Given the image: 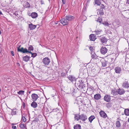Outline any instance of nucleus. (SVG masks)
<instances>
[{"mask_svg":"<svg viewBox=\"0 0 129 129\" xmlns=\"http://www.w3.org/2000/svg\"><path fill=\"white\" fill-rule=\"evenodd\" d=\"M105 6L103 4H102L100 7V8L97 10V13L100 16H102L104 14V11L105 10Z\"/></svg>","mask_w":129,"mask_h":129,"instance_id":"f257e3e1","label":"nucleus"},{"mask_svg":"<svg viewBox=\"0 0 129 129\" xmlns=\"http://www.w3.org/2000/svg\"><path fill=\"white\" fill-rule=\"evenodd\" d=\"M20 46L19 47H17L18 52H20L23 53H31V51H29L26 48H24L23 47H22L20 48Z\"/></svg>","mask_w":129,"mask_h":129,"instance_id":"f03ea898","label":"nucleus"},{"mask_svg":"<svg viewBox=\"0 0 129 129\" xmlns=\"http://www.w3.org/2000/svg\"><path fill=\"white\" fill-rule=\"evenodd\" d=\"M122 87L124 88L128 89L129 87V83L127 81H124L122 84Z\"/></svg>","mask_w":129,"mask_h":129,"instance_id":"7ed1b4c3","label":"nucleus"},{"mask_svg":"<svg viewBox=\"0 0 129 129\" xmlns=\"http://www.w3.org/2000/svg\"><path fill=\"white\" fill-rule=\"evenodd\" d=\"M50 62V59L48 57H46L43 59L44 63L46 65H48Z\"/></svg>","mask_w":129,"mask_h":129,"instance_id":"20e7f679","label":"nucleus"},{"mask_svg":"<svg viewBox=\"0 0 129 129\" xmlns=\"http://www.w3.org/2000/svg\"><path fill=\"white\" fill-rule=\"evenodd\" d=\"M118 93L120 95H121L125 93V91L123 88H120L117 90Z\"/></svg>","mask_w":129,"mask_h":129,"instance_id":"39448f33","label":"nucleus"},{"mask_svg":"<svg viewBox=\"0 0 129 129\" xmlns=\"http://www.w3.org/2000/svg\"><path fill=\"white\" fill-rule=\"evenodd\" d=\"M66 18H63L60 20V22L63 25H66L68 23V22Z\"/></svg>","mask_w":129,"mask_h":129,"instance_id":"423d86ee","label":"nucleus"},{"mask_svg":"<svg viewBox=\"0 0 129 129\" xmlns=\"http://www.w3.org/2000/svg\"><path fill=\"white\" fill-rule=\"evenodd\" d=\"M66 18L68 21H71L74 19L75 17L71 15H68L66 16Z\"/></svg>","mask_w":129,"mask_h":129,"instance_id":"0eeeda50","label":"nucleus"},{"mask_svg":"<svg viewBox=\"0 0 129 129\" xmlns=\"http://www.w3.org/2000/svg\"><path fill=\"white\" fill-rule=\"evenodd\" d=\"M31 97L33 101H36L38 97V95L35 93H33L31 95Z\"/></svg>","mask_w":129,"mask_h":129,"instance_id":"6e6552de","label":"nucleus"},{"mask_svg":"<svg viewBox=\"0 0 129 129\" xmlns=\"http://www.w3.org/2000/svg\"><path fill=\"white\" fill-rule=\"evenodd\" d=\"M110 96L108 95H105L104 97V100L107 102H109L111 100Z\"/></svg>","mask_w":129,"mask_h":129,"instance_id":"1a4fd4ad","label":"nucleus"},{"mask_svg":"<svg viewBox=\"0 0 129 129\" xmlns=\"http://www.w3.org/2000/svg\"><path fill=\"white\" fill-rule=\"evenodd\" d=\"M87 117L86 115L84 114H82L80 115V119L83 121H84L87 119Z\"/></svg>","mask_w":129,"mask_h":129,"instance_id":"9d476101","label":"nucleus"},{"mask_svg":"<svg viewBox=\"0 0 129 129\" xmlns=\"http://www.w3.org/2000/svg\"><path fill=\"white\" fill-rule=\"evenodd\" d=\"M100 50L101 53L103 54H105L107 51V49L105 47H102Z\"/></svg>","mask_w":129,"mask_h":129,"instance_id":"9b49d317","label":"nucleus"},{"mask_svg":"<svg viewBox=\"0 0 129 129\" xmlns=\"http://www.w3.org/2000/svg\"><path fill=\"white\" fill-rule=\"evenodd\" d=\"M89 38L91 41H94L96 39V36L94 34H91L89 36Z\"/></svg>","mask_w":129,"mask_h":129,"instance_id":"f8f14e48","label":"nucleus"},{"mask_svg":"<svg viewBox=\"0 0 129 129\" xmlns=\"http://www.w3.org/2000/svg\"><path fill=\"white\" fill-rule=\"evenodd\" d=\"M100 116L104 118L107 117V115L106 113L103 111H101L100 112Z\"/></svg>","mask_w":129,"mask_h":129,"instance_id":"ddd939ff","label":"nucleus"},{"mask_svg":"<svg viewBox=\"0 0 129 129\" xmlns=\"http://www.w3.org/2000/svg\"><path fill=\"white\" fill-rule=\"evenodd\" d=\"M101 96L100 94L99 93L96 94L94 95V99L96 100H98L100 99Z\"/></svg>","mask_w":129,"mask_h":129,"instance_id":"4468645a","label":"nucleus"},{"mask_svg":"<svg viewBox=\"0 0 129 129\" xmlns=\"http://www.w3.org/2000/svg\"><path fill=\"white\" fill-rule=\"evenodd\" d=\"M100 40L102 43H106L107 39L104 37H102L100 38Z\"/></svg>","mask_w":129,"mask_h":129,"instance_id":"2eb2a0df","label":"nucleus"},{"mask_svg":"<svg viewBox=\"0 0 129 129\" xmlns=\"http://www.w3.org/2000/svg\"><path fill=\"white\" fill-rule=\"evenodd\" d=\"M115 72L117 73H120L121 71V68L118 67H115Z\"/></svg>","mask_w":129,"mask_h":129,"instance_id":"dca6fc26","label":"nucleus"},{"mask_svg":"<svg viewBox=\"0 0 129 129\" xmlns=\"http://www.w3.org/2000/svg\"><path fill=\"white\" fill-rule=\"evenodd\" d=\"M36 27V26L33 24L32 23H30L29 25V28H30V30H33L35 29Z\"/></svg>","mask_w":129,"mask_h":129,"instance_id":"f3484780","label":"nucleus"},{"mask_svg":"<svg viewBox=\"0 0 129 129\" xmlns=\"http://www.w3.org/2000/svg\"><path fill=\"white\" fill-rule=\"evenodd\" d=\"M31 17L33 18H36L38 16V14L36 12H33L30 15Z\"/></svg>","mask_w":129,"mask_h":129,"instance_id":"a211bd4d","label":"nucleus"},{"mask_svg":"<svg viewBox=\"0 0 129 129\" xmlns=\"http://www.w3.org/2000/svg\"><path fill=\"white\" fill-rule=\"evenodd\" d=\"M68 78L72 82L75 81V78L72 76H69L68 77Z\"/></svg>","mask_w":129,"mask_h":129,"instance_id":"6ab92c4d","label":"nucleus"},{"mask_svg":"<svg viewBox=\"0 0 129 129\" xmlns=\"http://www.w3.org/2000/svg\"><path fill=\"white\" fill-rule=\"evenodd\" d=\"M35 101H33L31 104V107L34 108H36L37 106V104Z\"/></svg>","mask_w":129,"mask_h":129,"instance_id":"aec40b11","label":"nucleus"},{"mask_svg":"<svg viewBox=\"0 0 129 129\" xmlns=\"http://www.w3.org/2000/svg\"><path fill=\"white\" fill-rule=\"evenodd\" d=\"M83 83L82 81H79L77 83L78 86L80 88H82L83 87Z\"/></svg>","mask_w":129,"mask_h":129,"instance_id":"412c9836","label":"nucleus"},{"mask_svg":"<svg viewBox=\"0 0 129 129\" xmlns=\"http://www.w3.org/2000/svg\"><path fill=\"white\" fill-rule=\"evenodd\" d=\"M95 117L94 115H91L88 118V120L91 123L93 120L95 118Z\"/></svg>","mask_w":129,"mask_h":129,"instance_id":"4be33fe9","label":"nucleus"},{"mask_svg":"<svg viewBox=\"0 0 129 129\" xmlns=\"http://www.w3.org/2000/svg\"><path fill=\"white\" fill-rule=\"evenodd\" d=\"M74 118L75 119V120H78L80 119V115H78L77 114H75L74 117Z\"/></svg>","mask_w":129,"mask_h":129,"instance_id":"5701e85b","label":"nucleus"},{"mask_svg":"<svg viewBox=\"0 0 129 129\" xmlns=\"http://www.w3.org/2000/svg\"><path fill=\"white\" fill-rule=\"evenodd\" d=\"M94 3L97 5L100 6L101 4V0H95Z\"/></svg>","mask_w":129,"mask_h":129,"instance_id":"b1692460","label":"nucleus"},{"mask_svg":"<svg viewBox=\"0 0 129 129\" xmlns=\"http://www.w3.org/2000/svg\"><path fill=\"white\" fill-rule=\"evenodd\" d=\"M124 112L126 116H129V109H125Z\"/></svg>","mask_w":129,"mask_h":129,"instance_id":"393cba45","label":"nucleus"},{"mask_svg":"<svg viewBox=\"0 0 129 129\" xmlns=\"http://www.w3.org/2000/svg\"><path fill=\"white\" fill-rule=\"evenodd\" d=\"M116 127H119L121 126V124L118 120L116 122Z\"/></svg>","mask_w":129,"mask_h":129,"instance_id":"a878e982","label":"nucleus"},{"mask_svg":"<svg viewBox=\"0 0 129 129\" xmlns=\"http://www.w3.org/2000/svg\"><path fill=\"white\" fill-rule=\"evenodd\" d=\"M74 129H81V126L79 124H76L74 126Z\"/></svg>","mask_w":129,"mask_h":129,"instance_id":"bb28decb","label":"nucleus"},{"mask_svg":"<svg viewBox=\"0 0 129 129\" xmlns=\"http://www.w3.org/2000/svg\"><path fill=\"white\" fill-rule=\"evenodd\" d=\"M29 57H23V59L24 61L27 62L29 60Z\"/></svg>","mask_w":129,"mask_h":129,"instance_id":"cd10ccee","label":"nucleus"},{"mask_svg":"<svg viewBox=\"0 0 129 129\" xmlns=\"http://www.w3.org/2000/svg\"><path fill=\"white\" fill-rule=\"evenodd\" d=\"M12 112L11 113V115H16V109H14L13 110L12 109Z\"/></svg>","mask_w":129,"mask_h":129,"instance_id":"c85d7f7f","label":"nucleus"},{"mask_svg":"<svg viewBox=\"0 0 129 129\" xmlns=\"http://www.w3.org/2000/svg\"><path fill=\"white\" fill-rule=\"evenodd\" d=\"M102 30H95V31H94V32H95V34L96 35H98L99 34H100L101 32H102Z\"/></svg>","mask_w":129,"mask_h":129,"instance_id":"c756f323","label":"nucleus"},{"mask_svg":"<svg viewBox=\"0 0 129 129\" xmlns=\"http://www.w3.org/2000/svg\"><path fill=\"white\" fill-rule=\"evenodd\" d=\"M102 23L105 26H109V25L108 22L106 21H104Z\"/></svg>","mask_w":129,"mask_h":129,"instance_id":"7c9ffc66","label":"nucleus"},{"mask_svg":"<svg viewBox=\"0 0 129 129\" xmlns=\"http://www.w3.org/2000/svg\"><path fill=\"white\" fill-rule=\"evenodd\" d=\"M24 91L23 90H20L18 92V93L19 95H23L24 94Z\"/></svg>","mask_w":129,"mask_h":129,"instance_id":"2f4dec72","label":"nucleus"},{"mask_svg":"<svg viewBox=\"0 0 129 129\" xmlns=\"http://www.w3.org/2000/svg\"><path fill=\"white\" fill-rule=\"evenodd\" d=\"M111 94H112L113 95L115 96L116 94V93L115 91V90H112L111 91Z\"/></svg>","mask_w":129,"mask_h":129,"instance_id":"473e14b6","label":"nucleus"},{"mask_svg":"<svg viewBox=\"0 0 129 129\" xmlns=\"http://www.w3.org/2000/svg\"><path fill=\"white\" fill-rule=\"evenodd\" d=\"M102 21V19L100 17H99L98 18V19L97 20V22H99L100 23H101V22Z\"/></svg>","mask_w":129,"mask_h":129,"instance_id":"72a5a7b5","label":"nucleus"},{"mask_svg":"<svg viewBox=\"0 0 129 129\" xmlns=\"http://www.w3.org/2000/svg\"><path fill=\"white\" fill-rule=\"evenodd\" d=\"M34 49L32 45H30L28 47V50L29 51L33 50Z\"/></svg>","mask_w":129,"mask_h":129,"instance_id":"f704fd0d","label":"nucleus"},{"mask_svg":"<svg viewBox=\"0 0 129 129\" xmlns=\"http://www.w3.org/2000/svg\"><path fill=\"white\" fill-rule=\"evenodd\" d=\"M29 53L31 54L32 56H36L37 55V54L36 53H32L31 52V53Z\"/></svg>","mask_w":129,"mask_h":129,"instance_id":"c9c22d12","label":"nucleus"},{"mask_svg":"<svg viewBox=\"0 0 129 129\" xmlns=\"http://www.w3.org/2000/svg\"><path fill=\"white\" fill-rule=\"evenodd\" d=\"M102 66L103 67H105L107 66V63L106 62H103L102 63Z\"/></svg>","mask_w":129,"mask_h":129,"instance_id":"e433bc0d","label":"nucleus"},{"mask_svg":"<svg viewBox=\"0 0 129 129\" xmlns=\"http://www.w3.org/2000/svg\"><path fill=\"white\" fill-rule=\"evenodd\" d=\"M20 128L22 129H24L25 128L24 124H20Z\"/></svg>","mask_w":129,"mask_h":129,"instance_id":"4c0bfd02","label":"nucleus"},{"mask_svg":"<svg viewBox=\"0 0 129 129\" xmlns=\"http://www.w3.org/2000/svg\"><path fill=\"white\" fill-rule=\"evenodd\" d=\"M91 56H95L96 54L94 52H92L91 53Z\"/></svg>","mask_w":129,"mask_h":129,"instance_id":"58836bf2","label":"nucleus"},{"mask_svg":"<svg viewBox=\"0 0 129 129\" xmlns=\"http://www.w3.org/2000/svg\"><path fill=\"white\" fill-rule=\"evenodd\" d=\"M66 74L64 73H62L61 74V76L63 77L65 76Z\"/></svg>","mask_w":129,"mask_h":129,"instance_id":"ea45409f","label":"nucleus"},{"mask_svg":"<svg viewBox=\"0 0 129 129\" xmlns=\"http://www.w3.org/2000/svg\"><path fill=\"white\" fill-rule=\"evenodd\" d=\"M25 6L26 7H30V5L29 4L28 2H27L26 3V4L25 5Z\"/></svg>","mask_w":129,"mask_h":129,"instance_id":"a19ab883","label":"nucleus"},{"mask_svg":"<svg viewBox=\"0 0 129 129\" xmlns=\"http://www.w3.org/2000/svg\"><path fill=\"white\" fill-rule=\"evenodd\" d=\"M22 118L24 122H25L26 121V119L25 117L23 116L22 117Z\"/></svg>","mask_w":129,"mask_h":129,"instance_id":"79ce46f5","label":"nucleus"},{"mask_svg":"<svg viewBox=\"0 0 129 129\" xmlns=\"http://www.w3.org/2000/svg\"><path fill=\"white\" fill-rule=\"evenodd\" d=\"M89 50H90L91 51H93V47L92 46H90L89 47Z\"/></svg>","mask_w":129,"mask_h":129,"instance_id":"37998d69","label":"nucleus"},{"mask_svg":"<svg viewBox=\"0 0 129 129\" xmlns=\"http://www.w3.org/2000/svg\"><path fill=\"white\" fill-rule=\"evenodd\" d=\"M106 106L108 108H110L111 106V104L110 103H108L106 104Z\"/></svg>","mask_w":129,"mask_h":129,"instance_id":"c03bdc74","label":"nucleus"},{"mask_svg":"<svg viewBox=\"0 0 129 129\" xmlns=\"http://www.w3.org/2000/svg\"><path fill=\"white\" fill-rule=\"evenodd\" d=\"M62 3L63 4H64L66 3L65 0H62Z\"/></svg>","mask_w":129,"mask_h":129,"instance_id":"a18cd8bd","label":"nucleus"},{"mask_svg":"<svg viewBox=\"0 0 129 129\" xmlns=\"http://www.w3.org/2000/svg\"><path fill=\"white\" fill-rule=\"evenodd\" d=\"M40 2L42 5L44 4V1L43 0H41Z\"/></svg>","mask_w":129,"mask_h":129,"instance_id":"49530a36","label":"nucleus"},{"mask_svg":"<svg viewBox=\"0 0 129 129\" xmlns=\"http://www.w3.org/2000/svg\"><path fill=\"white\" fill-rule=\"evenodd\" d=\"M12 128L14 129H16L17 127L16 126H12Z\"/></svg>","mask_w":129,"mask_h":129,"instance_id":"de8ad7c7","label":"nucleus"},{"mask_svg":"<svg viewBox=\"0 0 129 129\" xmlns=\"http://www.w3.org/2000/svg\"><path fill=\"white\" fill-rule=\"evenodd\" d=\"M11 53L12 55V56H14V52L13 51H11Z\"/></svg>","mask_w":129,"mask_h":129,"instance_id":"09e8293b","label":"nucleus"},{"mask_svg":"<svg viewBox=\"0 0 129 129\" xmlns=\"http://www.w3.org/2000/svg\"><path fill=\"white\" fill-rule=\"evenodd\" d=\"M126 3L129 5V0H127Z\"/></svg>","mask_w":129,"mask_h":129,"instance_id":"8fccbe9b","label":"nucleus"},{"mask_svg":"<svg viewBox=\"0 0 129 129\" xmlns=\"http://www.w3.org/2000/svg\"><path fill=\"white\" fill-rule=\"evenodd\" d=\"M14 14H15L16 16H17L18 15V14L17 13H14Z\"/></svg>","mask_w":129,"mask_h":129,"instance_id":"3c124183","label":"nucleus"},{"mask_svg":"<svg viewBox=\"0 0 129 129\" xmlns=\"http://www.w3.org/2000/svg\"><path fill=\"white\" fill-rule=\"evenodd\" d=\"M17 64L18 65V66H20V64H19V63H17Z\"/></svg>","mask_w":129,"mask_h":129,"instance_id":"603ef678","label":"nucleus"},{"mask_svg":"<svg viewBox=\"0 0 129 129\" xmlns=\"http://www.w3.org/2000/svg\"><path fill=\"white\" fill-rule=\"evenodd\" d=\"M2 13L0 11V14L2 15Z\"/></svg>","mask_w":129,"mask_h":129,"instance_id":"864d4df0","label":"nucleus"},{"mask_svg":"<svg viewBox=\"0 0 129 129\" xmlns=\"http://www.w3.org/2000/svg\"><path fill=\"white\" fill-rule=\"evenodd\" d=\"M128 121L129 122V118L128 119Z\"/></svg>","mask_w":129,"mask_h":129,"instance_id":"5fc2aeb1","label":"nucleus"},{"mask_svg":"<svg viewBox=\"0 0 129 129\" xmlns=\"http://www.w3.org/2000/svg\"><path fill=\"white\" fill-rule=\"evenodd\" d=\"M30 93V91H29V93Z\"/></svg>","mask_w":129,"mask_h":129,"instance_id":"6e6d98bb","label":"nucleus"},{"mask_svg":"<svg viewBox=\"0 0 129 129\" xmlns=\"http://www.w3.org/2000/svg\"><path fill=\"white\" fill-rule=\"evenodd\" d=\"M25 56L27 57V56H28L27 55H26Z\"/></svg>","mask_w":129,"mask_h":129,"instance_id":"4d7b16f0","label":"nucleus"},{"mask_svg":"<svg viewBox=\"0 0 129 129\" xmlns=\"http://www.w3.org/2000/svg\"><path fill=\"white\" fill-rule=\"evenodd\" d=\"M1 91V89H0V91Z\"/></svg>","mask_w":129,"mask_h":129,"instance_id":"13d9d810","label":"nucleus"},{"mask_svg":"<svg viewBox=\"0 0 129 129\" xmlns=\"http://www.w3.org/2000/svg\"><path fill=\"white\" fill-rule=\"evenodd\" d=\"M56 24H57V23H56Z\"/></svg>","mask_w":129,"mask_h":129,"instance_id":"bf43d9fd","label":"nucleus"},{"mask_svg":"<svg viewBox=\"0 0 129 129\" xmlns=\"http://www.w3.org/2000/svg\"><path fill=\"white\" fill-rule=\"evenodd\" d=\"M56 24H57V23H56Z\"/></svg>","mask_w":129,"mask_h":129,"instance_id":"052dcab7","label":"nucleus"}]
</instances>
